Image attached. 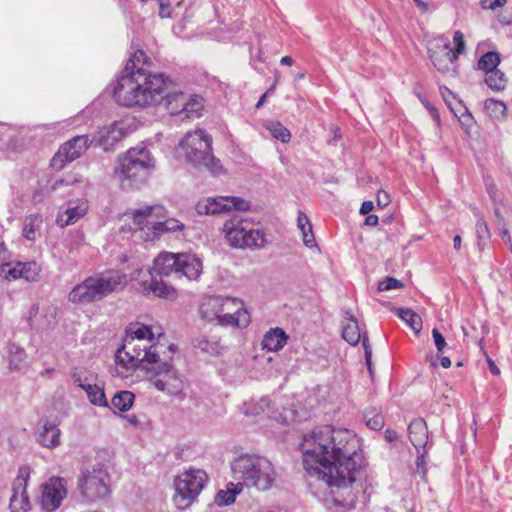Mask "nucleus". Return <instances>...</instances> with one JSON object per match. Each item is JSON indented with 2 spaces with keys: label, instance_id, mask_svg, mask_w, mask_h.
I'll list each match as a JSON object with an SVG mask.
<instances>
[{
  "label": "nucleus",
  "instance_id": "c9c22d12",
  "mask_svg": "<svg viewBox=\"0 0 512 512\" xmlns=\"http://www.w3.org/2000/svg\"><path fill=\"white\" fill-rule=\"evenodd\" d=\"M265 128L270 132L273 138L287 143L291 139L290 131L279 121H268L265 123Z\"/></svg>",
  "mask_w": 512,
  "mask_h": 512
},
{
  "label": "nucleus",
  "instance_id": "7c9ffc66",
  "mask_svg": "<svg viewBox=\"0 0 512 512\" xmlns=\"http://www.w3.org/2000/svg\"><path fill=\"white\" fill-rule=\"evenodd\" d=\"M395 312L416 334H419L422 329V319L418 314L409 308H397Z\"/></svg>",
  "mask_w": 512,
  "mask_h": 512
},
{
  "label": "nucleus",
  "instance_id": "603ef678",
  "mask_svg": "<svg viewBox=\"0 0 512 512\" xmlns=\"http://www.w3.org/2000/svg\"><path fill=\"white\" fill-rule=\"evenodd\" d=\"M159 2V16L161 18L171 17V6L169 0H158Z\"/></svg>",
  "mask_w": 512,
  "mask_h": 512
},
{
  "label": "nucleus",
  "instance_id": "f257e3e1",
  "mask_svg": "<svg viewBox=\"0 0 512 512\" xmlns=\"http://www.w3.org/2000/svg\"><path fill=\"white\" fill-rule=\"evenodd\" d=\"M360 440L352 431L326 425L303 435V464L309 476L346 489L362 473Z\"/></svg>",
  "mask_w": 512,
  "mask_h": 512
},
{
  "label": "nucleus",
  "instance_id": "338daca9",
  "mask_svg": "<svg viewBox=\"0 0 512 512\" xmlns=\"http://www.w3.org/2000/svg\"><path fill=\"white\" fill-rule=\"evenodd\" d=\"M31 234H32V224H26L24 227V236L27 239H31V236H30Z\"/></svg>",
  "mask_w": 512,
  "mask_h": 512
},
{
  "label": "nucleus",
  "instance_id": "a878e982",
  "mask_svg": "<svg viewBox=\"0 0 512 512\" xmlns=\"http://www.w3.org/2000/svg\"><path fill=\"white\" fill-rule=\"evenodd\" d=\"M345 321L342 327V337L350 345H357L362 337L356 318L350 313H345Z\"/></svg>",
  "mask_w": 512,
  "mask_h": 512
},
{
  "label": "nucleus",
  "instance_id": "49530a36",
  "mask_svg": "<svg viewBox=\"0 0 512 512\" xmlns=\"http://www.w3.org/2000/svg\"><path fill=\"white\" fill-rule=\"evenodd\" d=\"M453 41L455 43V50H453V53L458 58V56L462 54L465 50V41L463 33L459 30L455 31Z\"/></svg>",
  "mask_w": 512,
  "mask_h": 512
},
{
  "label": "nucleus",
  "instance_id": "052dcab7",
  "mask_svg": "<svg viewBox=\"0 0 512 512\" xmlns=\"http://www.w3.org/2000/svg\"><path fill=\"white\" fill-rule=\"evenodd\" d=\"M384 437L388 442H393L398 438V434L394 430L387 429L385 431Z\"/></svg>",
  "mask_w": 512,
  "mask_h": 512
},
{
  "label": "nucleus",
  "instance_id": "0eeeda50",
  "mask_svg": "<svg viewBox=\"0 0 512 512\" xmlns=\"http://www.w3.org/2000/svg\"><path fill=\"white\" fill-rule=\"evenodd\" d=\"M179 159L199 170L218 176L224 168L212 152V138L201 128L187 132L176 148Z\"/></svg>",
  "mask_w": 512,
  "mask_h": 512
},
{
  "label": "nucleus",
  "instance_id": "c85d7f7f",
  "mask_svg": "<svg viewBox=\"0 0 512 512\" xmlns=\"http://www.w3.org/2000/svg\"><path fill=\"white\" fill-rule=\"evenodd\" d=\"M203 110V100L201 97L194 96L189 97L186 100V103L184 104L183 108L181 109L180 113L178 114L180 116V119H195L199 118L201 116Z\"/></svg>",
  "mask_w": 512,
  "mask_h": 512
},
{
  "label": "nucleus",
  "instance_id": "58836bf2",
  "mask_svg": "<svg viewBox=\"0 0 512 512\" xmlns=\"http://www.w3.org/2000/svg\"><path fill=\"white\" fill-rule=\"evenodd\" d=\"M242 490H239L236 483H229L227 491L220 490L216 497L215 502L218 506H225L233 503L235 501V495L240 493Z\"/></svg>",
  "mask_w": 512,
  "mask_h": 512
},
{
  "label": "nucleus",
  "instance_id": "4be33fe9",
  "mask_svg": "<svg viewBox=\"0 0 512 512\" xmlns=\"http://www.w3.org/2000/svg\"><path fill=\"white\" fill-rule=\"evenodd\" d=\"M165 84L166 92L163 101H165L166 109L171 115H178L186 103L188 96L180 91L172 90L173 83L167 77H165Z\"/></svg>",
  "mask_w": 512,
  "mask_h": 512
},
{
  "label": "nucleus",
  "instance_id": "69168bd1",
  "mask_svg": "<svg viewBox=\"0 0 512 512\" xmlns=\"http://www.w3.org/2000/svg\"><path fill=\"white\" fill-rule=\"evenodd\" d=\"M440 362H441V366L443 368H449L451 366V360L449 357H446V356H442L440 358Z\"/></svg>",
  "mask_w": 512,
  "mask_h": 512
},
{
  "label": "nucleus",
  "instance_id": "8fccbe9b",
  "mask_svg": "<svg viewBox=\"0 0 512 512\" xmlns=\"http://www.w3.org/2000/svg\"><path fill=\"white\" fill-rule=\"evenodd\" d=\"M300 231L302 233L303 243L308 248H313V247L317 246L316 240H315V237H314V234H313V231H312V226H309V227L304 228V229H300Z\"/></svg>",
  "mask_w": 512,
  "mask_h": 512
},
{
  "label": "nucleus",
  "instance_id": "c756f323",
  "mask_svg": "<svg viewBox=\"0 0 512 512\" xmlns=\"http://www.w3.org/2000/svg\"><path fill=\"white\" fill-rule=\"evenodd\" d=\"M267 244L266 234L260 229H248L242 248L261 249Z\"/></svg>",
  "mask_w": 512,
  "mask_h": 512
},
{
  "label": "nucleus",
  "instance_id": "2eb2a0df",
  "mask_svg": "<svg viewBox=\"0 0 512 512\" xmlns=\"http://www.w3.org/2000/svg\"><path fill=\"white\" fill-rule=\"evenodd\" d=\"M94 138L89 135H77L64 142L51 159V166L56 170H61L68 163L81 157L89 149Z\"/></svg>",
  "mask_w": 512,
  "mask_h": 512
},
{
  "label": "nucleus",
  "instance_id": "393cba45",
  "mask_svg": "<svg viewBox=\"0 0 512 512\" xmlns=\"http://www.w3.org/2000/svg\"><path fill=\"white\" fill-rule=\"evenodd\" d=\"M60 435L56 424L45 421L39 429L37 441L43 447L54 448L60 444Z\"/></svg>",
  "mask_w": 512,
  "mask_h": 512
},
{
  "label": "nucleus",
  "instance_id": "c03bdc74",
  "mask_svg": "<svg viewBox=\"0 0 512 512\" xmlns=\"http://www.w3.org/2000/svg\"><path fill=\"white\" fill-rule=\"evenodd\" d=\"M147 62V57L145 53L141 50L136 51L134 55L128 60L125 67L128 65L131 67L130 71L137 70L138 67L145 68V64Z\"/></svg>",
  "mask_w": 512,
  "mask_h": 512
},
{
  "label": "nucleus",
  "instance_id": "423d86ee",
  "mask_svg": "<svg viewBox=\"0 0 512 512\" xmlns=\"http://www.w3.org/2000/svg\"><path fill=\"white\" fill-rule=\"evenodd\" d=\"M200 318L223 327H246L250 316L243 301L223 295L203 296L198 305Z\"/></svg>",
  "mask_w": 512,
  "mask_h": 512
},
{
  "label": "nucleus",
  "instance_id": "4468645a",
  "mask_svg": "<svg viewBox=\"0 0 512 512\" xmlns=\"http://www.w3.org/2000/svg\"><path fill=\"white\" fill-rule=\"evenodd\" d=\"M429 57L433 66L443 75L455 76L456 60L458 59L450 48L447 38L439 36L434 38L428 47Z\"/></svg>",
  "mask_w": 512,
  "mask_h": 512
},
{
  "label": "nucleus",
  "instance_id": "e2e57ef3",
  "mask_svg": "<svg viewBox=\"0 0 512 512\" xmlns=\"http://www.w3.org/2000/svg\"><path fill=\"white\" fill-rule=\"evenodd\" d=\"M501 237L506 244H511L512 239H511L508 229L501 230Z\"/></svg>",
  "mask_w": 512,
  "mask_h": 512
},
{
  "label": "nucleus",
  "instance_id": "39448f33",
  "mask_svg": "<svg viewBox=\"0 0 512 512\" xmlns=\"http://www.w3.org/2000/svg\"><path fill=\"white\" fill-rule=\"evenodd\" d=\"M230 467L232 478L237 482L239 490L246 487L268 491L277 479L273 463L266 456L257 453L238 455L231 461Z\"/></svg>",
  "mask_w": 512,
  "mask_h": 512
},
{
  "label": "nucleus",
  "instance_id": "f704fd0d",
  "mask_svg": "<svg viewBox=\"0 0 512 512\" xmlns=\"http://www.w3.org/2000/svg\"><path fill=\"white\" fill-rule=\"evenodd\" d=\"M135 395L127 390L117 392L112 398L113 407L125 412L128 411L134 403Z\"/></svg>",
  "mask_w": 512,
  "mask_h": 512
},
{
  "label": "nucleus",
  "instance_id": "6e6552de",
  "mask_svg": "<svg viewBox=\"0 0 512 512\" xmlns=\"http://www.w3.org/2000/svg\"><path fill=\"white\" fill-rule=\"evenodd\" d=\"M126 284L127 279L123 273L108 271L83 280L70 291L68 299L74 304L101 301L108 295L122 290Z\"/></svg>",
  "mask_w": 512,
  "mask_h": 512
},
{
  "label": "nucleus",
  "instance_id": "f03ea898",
  "mask_svg": "<svg viewBox=\"0 0 512 512\" xmlns=\"http://www.w3.org/2000/svg\"><path fill=\"white\" fill-rule=\"evenodd\" d=\"M202 271L201 261L188 253L173 254L164 252L159 254L152 268L137 269L132 274L137 288L144 295H153L158 298L175 300L177 291L166 284L161 277L174 273L177 276H185L189 280H196Z\"/></svg>",
  "mask_w": 512,
  "mask_h": 512
},
{
  "label": "nucleus",
  "instance_id": "2f4dec72",
  "mask_svg": "<svg viewBox=\"0 0 512 512\" xmlns=\"http://www.w3.org/2000/svg\"><path fill=\"white\" fill-rule=\"evenodd\" d=\"M91 404L100 407H108V401L104 392L103 383L91 384V389L83 388Z\"/></svg>",
  "mask_w": 512,
  "mask_h": 512
},
{
  "label": "nucleus",
  "instance_id": "4d7b16f0",
  "mask_svg": "<svg viewBox=\"0 0 512 512\" xmlns=\"http://www.w3.org/2000/svg\"><path fill=\"white\" fill-rule=\"evenodd\" d=\"M124 418L130 425L134 427H140L142 425V421L137 415H126Z\"/></svg>",
  "mask_w": 512,
  "mask_h": 512
},
{
  "label": "nucleus",
  "instance_id": "20e7f679",
  "mask_svg": "<svg viewBox=\"0 0 512 512\" xmlns=\"http://www.w3.org/2000/svg\"><path fill=\"white\" fill-rule=\"evenodd\" d=\"M159 334L155 339L151 329L145 325L135 323L126 329V335L121 347L116 352V360L126 369H133L139 365L145 370L150 362L159 358L163 345L160 344Z\"/></svg>",
  "mask_w": 512,
  "mask_h": 512
},
{
  "label": "nucleus",
  "instance_id": "b1692460",
  "mask_svg": "<svg viewBox=\"0 0 512 512\" xmlns=\"http://www.w3.org/2000/svg\"><path fill=\"white\" fill-rule=\"evenodd\" d=\"M30 273L31 269L27 263L16 262L12 264L9 262H2L0 264V276L9 281L24 278L29 282Z\"/></svg>",
  "mask_w": 512,
  "mask_h": 512
},
{
  "label": "nucleus",
  "instance_id": "72a5a7b5",
  "mask_svg": "<svg viewBox=\"0 0 512 512\" xmlns=\"http://www.w3.org/2000/svg\"><path fill=\"white\" fill-rule=\"evenodd\" d=\"M26 358L27 354L21 346L16 343L9 345V368L11 370H19Z\"/></svg>",
  "mask_w": 512,
  "mask_h": 512
},
{
  "label": "nucleus",
  "instance_id": "ddd939ff",
  "mask_svg": "<svg viewBox=\"0 0 512 512\" xmlns=\"http://www.w3.org/2000/svg\"><path fill=\"white\" fill-rule=\"evenodd\" d=\"M78 485L82 496L89 501L104 499L111 492L110 476L103 463L83 468Z\"/></svg>",
  "mask_w": 512,
  "mask_h": 512
},
{
  "label": "nucleus",
  "instance_id": "864d4df0",
  "mask_svg": "<svg viewBox=\"0 0 512 512\" xmlns=\"http://www.w3.org/2000/svg\"><path fill=\"white\" fill-rule=\"evenodd\" d=\"M506 0H482L481 7L483 9L495 10L498 7L504 6Z\"/></svg>",
  "mask_w": 512,
  "mask_h": 512
},
{
  "label": "nucleus",
  "instance_id": "f3484780",
  "mask_svg": "<svg viewBox=\"0 0 512 512\" xmlns=\"http://www.w3.org/2000/svg\"><path fill=\"white\" fill-rule=\"evenodd\" d=\"M31 470L28 465L19 468L17 477L12 484V495L9 508L11 512H29L31 509L30 498L27 492Z\"/></svg>",
  "mask_w": 512,
  "mask_h": 512
},
{
  "label": "nucleus",
  "instance_id": "dca6fc26",
  "mask_svg": "<svg viewBox=\"0 0 512 512\" xmlns=\"http://www.w3.org/2000/svg\"><path fill=\"white\" fill-rule=\"evenodd\" d=\"M249 208V201L232 196L209 197L199 201L196 205L197 212L205 215L222 214L232 210L244 212L248 211Z\"/></svg>",
  "mask_w": 512,
  "mask_h": 512
},
{
  "label": "nucleus",
  "instance_id": "7ed1b4c3",
  "mask_svg": "<svg viewBox=\"0 0 512 512\" xmlns=\"http://www.w3.org/2000/svg\"><path fill=\"white\" fill-rule=\"evenodd\" d=\"M125 67L113 88L115 101L124 107H148L163 102L166 92L165 77L138 67Z\"/></svg>",
  "mask_w": 512,
  "mask_h": 512
},
{
  "label": "nucleus",
  "instance_id": "9b49d317",
  "mask_svg": "<svg viewBox=\"0 0 512 512\" xmlns=\"http://www.w3.org/2000/svg\"><path fill=\"white\" fill-rule=\"evenodd\" d=\"M150 383L160 392L181 397L185 388V377L172 364L157 358L145 369Z\"/></svg>",
  "mask_w": 512,
  "mask_h": 512
},
{
  "label": "nucleus",
  "instance_id": "e433bc0d",
  "mask_svg": "<svg viewBox=\"0 0 512 512\" xmlns=\"http://www.w3.org/2000/svg\"><path fill=\"white\" fill-rule=\"evenodd\" d=\"M500 63V55L497 52H487L481 56L478 61V68L486 74L490 71L499 70L497 66Z\"/></svg>",
  "mask_w": 512,
  "mask_h": 512
},
{
  "label": "nucleus",
  "instance_id": "0e129e2a",
  "mask_svg": "<svg viewBox=\"0 0 512 512\" xmlns=\"http://www.w3.org/2000/svg\"><path fill=\"white\" fill-rule=\"evenodd\" d=\"M488 363H489V370L490 372L493 374V375H499L500 374V370L498 369V367L495 365V363L489 359L488 360Z\"/></svg>",
  "mask_w": 512,
  "mask_h": 512
},
{
  "label": "nucleus",
  "instance_id": "5701e85b",
  "mask_svg": "<svg viewBox=\"0 0 512 512\" xmlns=\"http://www.w3.org/2000/svg\"><path fill=\"white\" fill-rule=\"evenodd\" d=\"M409 438L417 452L424 449L428 440V428L424 419L417 418L410 422L408 426Z\"/></svg>",
  "mask_w": 512,
  "mask_h": 512
},
{
  "label": "nucleus",
  "instance_id": "a211bd4d",
  "mask_svg": "<svg viewBox=\"0 0 512 512\" xmlns=\"http://www.w3.org/2000/svg\"><path fill=\"white\" fill-rule=\"evenodd\" d=\"M67 496L66 482L60 477H51L42 485L40 506L46 512L58 509Z\"/></svg>",
  "mask_w": 512,
  "mask_h": 512
},
{
  "label": "nucleus",
  "instance_id": "a19ab883",
  "mask_svg": "<svg viewBox=\"0 0 512 512\" xmlns=\"http://www.w3.org/2000/svg\"><path fill=\"white\" fill-rule=\"evenodd\" d=\"M484 108L493 118L503 117L507 109L506 105L502 101L495 100L493 98H489L485 101Z\"/></svg>",
  "mask_w": 512,
  "mask_h": 512
},
{
  "label": "nucleus",
  "instance_id": "680f3d73",
  "mask_svg": "<svg viewBox=\"0 0 512 512\" xmlns=\"http://www.w3.org/2000/svg\"><path fill=\"white\" fill-rule=\"evenodd\" d=\"M378 216L375 214H370L365 219V224L368 226H376L378 224Z\"/></svg>",
  "mask_w": 512,
  "mask_h": 512
},
{
  "label": "nucleus",
  "instance_id": "412c9836",
  "mask_svg": "<svg viewBox=\"0 0 512 512\" xmlns=\"http://www.w3.org/2000/svg\"><path fill=\"white\" fill-rule=\"evenodd\" d=\"M87 211L88 203L86 200L70 201L67 208L58 214L57 223L61 227L72 225L84 217Z\"/></svg>",
  "mask_w": 512,
  "mask_h": 512
},
{
  "label": "nucleus",
  "instance_id": "6e6d98bb",
  "mask_svg": "<svg viewBox=\"0 0 512 512\" xmlns=\"http://www.w3.org/2000/svg\"><path fill=\"white\" fill-rule=\"evenodd\" d=\"M390 196L384 191H379L377 194V205L379 207H386L390 203Z\"/></svg>",
  "mask_w": 512,
  "mask_h": 512
},
{
  "label": "nucleus",
  "instance_id": "3c124183",
  "mask_svg": "<svg viewBox=\"0 0 512 512\" xmlns=\"http://www.w3.org/2000/svg\"><path fill=\"white\" fill-rule=\"evenodd\" d=\"M432 337L434 339L435 346L437 348L438 353H443L445 348L447 347V343L443 335L437 328L432 330Z\"/></svg>",
  "mask_w": 512,
  "mask_h": 512
},
{
  "label": "nucleus",
  "instance_id": "cd10ccee",
  "mask_svg": "<svg viewBox=\"0 0 512 512\" xmlns=\"http://www.w3.org/2000/svg\"><path fill=\"white\" fill-rule=\"evenodd\" d=\"M73 382L81 389H91V384L99 383L98 374L86 368H74L71 371Z\"/></svg>",
  "mask_w": 512,
  "mask_h": 512
},
{
  "label": "nucleus",
  "instance_id": "473e14b6",
  "mask_svg": "<svg viewBox=\"0 0 512 512\" xmlns=\"http://www.w3.org/2000/svg\"><path fill=\"white\" fill-rule=\"evenodd\" d=\"M74 181H76V179H74L72 181L66 180V179H57L51 184H49V181H47L46 184H42V181H38L39 190L36 192L34 191V199L37 196H40V197L49 196L52 192L57 191L64 186H69Z\"/></svg>",
  "mask_w": 512,
  "mask_h": 512
},
{
  "label": "nucleus",
  "instance_id": "ea45409f",
  "mask_svg": "<svg viewBox=\"0 0 512 512\" xmlns=\"http://www.w3.org/2000/svg\"><path fill=\"white\" fill-rule=\"evenodd\" d=\"M364 420L367 427L375 431L381 430L384 426V417L381 412L376 409L366 411Z\"/></svg>",
  "mask_w": 512,
  "mask_h": 512
},
{
  "label": "nucleus",
  "instance_id": "5fc2aeb1",
  "mask_svg": "<svg viewBox=\"0 0 512 512\" xmlns=\"http://www.w3.org/2000/svg\"><path fill=\"white\" fill-rule=\"evenodd\" d=\"M297 226H298L299 229H304V228H307L309 226H312L309 218L302 211L298 212Z\"/></svg>",
  "mask_w": 512,
  "mask_h": 512
},
{
  "label": "nucleus",
  "instance_id": "6ab92c4d",
  "mask_svg": "<svg viewBox=\"0 0 512 512\" xmlns=\"http://www.w3.org/2000/svg\"><path fill=\"white\" fill-rule=\"evenodd\" d=\"M128 133L129 125L125 121H115L111 125L99 130L94 140H97L98 144L103 147L105 151H108Z\"/></svg>",
  "mask_w": 512,
  "mask_h": 512
},
{
  "label": "nucleus",
  "instance_id": "774afa93",
  "mask_svg": "<svg viewBox=\"0 0 512 512\" xmlns=\"http://www.w3.org/2000/svg\"><path fill=\"white\" fill-rule=\"evenodd\" d=\"M280 63L282 65L291 66L293 64V59L290 56H284L281 58Z\"/></svg>",
  "mask_w": 512,
  "mask_h": 512
},
{
  "label": "nucleus",
  "instance_id": "37998d69",
  "mask_svg": "<svg viewBox=\"0 0 512 512\" xmlns=\"http://www.w3.org/2000/svg\"><path fill=\"white\" fill-rule=\"evenodd\" d=\"M476 233L479 239L478 246L481 250L485 247V241L489 239L490 233L486 222L483 219H479L476 223Z\"/></svg>",
  "mask_w": 512,
  "mask_h": 512
},
{
  "label": "nucleus",
  "instance_id": "9d476101",
  "mask_svg": "<svg viewBox=\"0 0 512 512\" xmlns=\"http://www.w3.org/2000/svg\"><path fill=\"white\" fill-rule=\"evenodd\" d=\"M153 168L150 152L145 147H134L118 159L115 175L125 185L136 186L144 183Z\"/></svg>",
  "mask_w": 512,
  "mask_h": 512
},
{
  "label": "nucleus",
  "instance_id": "f8f14e48",
  "mask_svg": "<svg viewBox=\"0 0 512 512\" xmlns=\"http://www.w3.org/2000/svg\"><path fill=\"white\" fill-rule=\"evenodd\" d=\"M207 474L201 469H189L174 481V504L178 509L188 508L198 497L207 482Z\"/></svg>",
  "mask_w": 512,
  "mask_h": 512
},
{
  "label": "nucleus",
  "instance_id": "1a4fd4ad",
  "mask_svg": "<svg viewBox=\"0 0 512 512\" xmlns=\"http://www.w3.org/2000/svg\"><path fill=\"white\" fill-rule=\"evenodd\" d=\"M132 224L135 229L143 233L141 238L145 241H152L165 232L181 231L184 228L179 220L174 218L159 221L165 216V209L160 205L145 206L130 212Z\"/></svg>",
  "mask_w": 512,
  "mask_h": 512
},
{
  "label": "nucleus",
  "instance_id": "bb28decb",
  "mask_svg": "<svg viewBox=\"0 0 512 512\" xmlns=\"http://www.w3.org/2000/svg\"><path fill=\"white\" fill-rule=\"evenodd\" d=\"M287 341L285 332L280 328L270 329L263 338L262 346L269 351H278Z\"/></svg>",
  "mask_w": 512,
  "mask_h": 512
},
{
  "label": "nucleus",
  "instance_id": "a18cd8bd",
  "mask_svg": "<svg viewBox=\"0 0 512 512\" xmlns=\"http://www.w3.org/2000/svg\"><path fill=\"white\" fill-rule=\"evenodd\" d=\"M403 283L394 277H386L378 284L379 291H389L392 289L402 288Z\"/></svg>",
  "mask_w": 512,
  "mask_h": 512
},
{
  "label": "nucleus",
  "instance_id": "bf43d9fd",
  "mask_svg": "<svg viewBox=\"0 0 512 512\" xmlns=\"http://www.w3.org/2000/svg\"><path fill=\"white\" fill-rule=\"evenodd\" d=\"M374 208V204L372 201H364L360 208V213L366 215L370 213Z\"/></svg>",
  "mask_w": 512,
  "mask_h": 512
},
{
  "label": "nucleus",
  "instance_id": "de8ad7c7",
  "mask_svg": "<svg viewBox=\"0 0 512 512\" xmlns=\"http://www.w3.org/2000/svg\"><path fill=\"white\" fill-rule=\"evenodd\" d=\"M416 460L417 472L424 479L426 477L427 469H426V451L424 449H420Z\"/></svg>",
  "mask_w": 512,
  "mask_h": 512
},
{
  "label": "nucleus",
  "instance_id": "09e8293b",
  "mask_svg": "<svg viewBox=\"0 0 512 512\" xmlns=\"http://www.w3.org/2000/svg\"><path fill=\"white\" fill-rule=\"evenodd\" d=\"M362 344H363V347H364V350H365L366 365H367V368H368L370 376L373 377L374 369H373L372 361H371L372 351H371V349L369 347L368 338H367L366 334L363 335Z\"/></svg>",
  "mask_w": 512,
  "mask_h": 512
},
{
  "label": "nucleus",
  "instance_id": "79ce46f5",
  "mask_svg": "<svg viewBox=\"0 0 512 512\" xmlns=\"http://www.w3.org/2000/svg\"><path fill=\"white\" fill-rule=\"evenodd\" d=\"M195 346L199 348L201 351L215 354L219 352V341L218 340H210L206 336L199 337L196 340Z\"/></svg>",
  "mask_w": 512,
  "mask_h": 512
},
{
  "label": "nucleus",
  "instance_id": "4c0bfd02",
  "mask_svg": "<svg viewBox=\"0 0 512 512\" xmlns=\"http://www.w3.org/2000/svg\"><path fill=\"white\" fill-rule=\"evenodd\" d=\"M485 82L492 90L501 91L506 87L507 78L501 70H494L486 74Z\"/></svg>",
  "mask_w": 512,
  "mask_h": 512
},
{
  "label": "nucleus",
  "instance_id": "13d9d810",
  "mask_svg": "<svg viewBox=\"0 0 512 512\" xmlns=\"http://www.w3.org/2000/svg\"><path fill=\"white\" fill-rule=\"evenodd\" d=\"M486 190L489 194V196L494 200L496 201V196H497V187L495 185V183L493 182H487L486 183Z\"/></svg>",
  "mask_w": 512,
  "mask_h": 512
},
{
  "label": "nucleus",
  "instance_id": "aec40b11",
  "mask_svg": "<svg viewBox=\"0 0 512 512\" xmlns=\"http://www.w3.org/2000/svg\"><path fill=\"white\" fill-rule=\"evenodd\" d=\"M247 225L248 222L237 215L225 221L223 232L231 247L242 248V242L248 230Z\"/></svg>",
  "mask_w": 512,
  "mask_h": 512
}]
</instances>
